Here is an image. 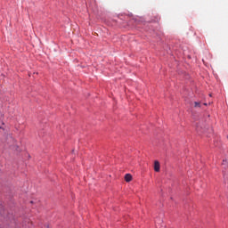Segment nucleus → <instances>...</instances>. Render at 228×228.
Segmentation results:
<instances>
[{"instance_id": "obj_1", "label": "nucleus", "mask_w": 228, "mask_h": 228, "mask_svg": "<svg viewBox=\"0 0 228 228\" xmlns=\"http://www.w3.org/2000/svg\"><path fill=\"white\" fill-rule=\"evenodd\" d=\"M154 170H155V172H159V170H160L159 161H158V160H155V162H154Z\"/></svg>"}, {"instance_id": "obj_2", "label": "nucleus", "mask_w": 228, "mask_h": 228, "mask_svg": "<svg viewBox=\"0 0 228 228\" xmlns=\"http://www.w3.org/2000/svg\"><path fill=\"white\" fill-rule=\"evenodd\" d=\"M125 181L126 183H131V181H133V175H131V174H126L125 175Z\"/></svg>"}, {"instance_id": "obj_3", "label": "nucleus", "mask_w": 228, "mask_h": 228, "mask_svg": "<svg viewBox=\"0 0 228 228\" xmlns=\"http://www.w3.org/2000/svg\"><path fill=\"white\" fill-rule=\"evenodd\" d=\"M222 165H223V167H224V168H228V161H227V159H223Z\"/></svg>"}, {"instance_id": "obj_4", "label": "nucleus", "mask_w": 228, "mask_h": 228, "mask_svg": "<svg viewBox=\"0 0 228 228\" xmlns=\"http://www.w3.org/2000/svg\"><path fill=\"white\" fill-rule=\"evenodd\" d=\"M194 107H195V108H200V102H194Z\"/></svg>"}]
</instances>
